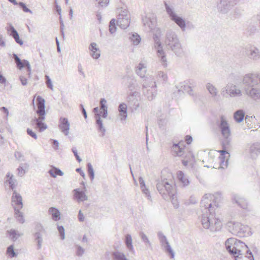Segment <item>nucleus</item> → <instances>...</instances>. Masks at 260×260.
Wrapping results in <instances>:
<instances>
[{
	"instance_id": "1",
	"label": "nucleus",
	"mask_w": 260,
	"mask_h": 260,
	"mask_svg": "<svg viewBox=\"0 0 260 260\" xmlns=\"http://www.w3.org/2000/svg\"><path fill=\"white\" fill-rule=\"evenodd\" d=\"M218 198L213 195L206 194L201 201V206L204 208V212L206 213L202 217V224L205 229H210L213 232L219 231L222 226L220 218L212 212L215 207H218L219 206L216 201H214Z\"/></svg>"
},
{
	"instance_id": "2",
	"label": "nucleus",
	"mask_w": 260,
	"mask_h": 260,
	"mask_svg": "<svg viewBox=\"0 0 260 260\" xmlns=\"http://www.w3.org/2000/svg\"><path fill=\"white\" fill-rule=\"evenodd\" d=\"M225 247L230 254L237 258H241L243 255L249 260H254L253 255L247 246L243 242L235 238H229L225 241Z\"/></svg>"
},
{
	"instance_id": "3",
	"label": "nucleus",
	"mask_w": 260,
	"mask_h": 260,
	"mask_svg": "<svg viewBox=\"0 0 260 260\" xmlns=\"http://www.w3.org/2000/svg\"><path fill=\"white\" fill-rule=\"evenodd\" d=\"M246 94L254 101L260 100V74H246L243 79Z\"/></svg>"
},
{
	"instance_id": "4",
	"label": "nucleus",
	"mask_w": 260,
	"mask_h": 260,
	"mask_svg": "<svg viewBox=\"0 0 260 260\" xmlns=\"http://www.w3.org/2000/svg\"><path fill=\"white\" fill-rule=\"evenodd\" d=\"M156 188L164 199L170 200L175 208L179 207L175 185L170 184L167 180L165 179L157 182Z\"/></svg>"
},
{
	"instance_id": "5",
	"label": "nucleus",
	"mask_w": 260,
	"mask_h": 260,
	"mask_svg": "<svg viewBox=\"0 0 260 260\" xmlns=\"http://www.w3.org/2000/svg\"><path fill=\"white\" fill-rule=\"evenodd\" d=\"M165 44L168 49L173 51L176 55L181 57L184 54V51L179 38L176 33L172 30H168L166 32Z\"/></svg>"
},
{
	"instance_id": "6",
	"label": "nucleus",
	"mask_w": 260,
	"mask_h": 260,
	"mask_svg": "<svg viewBox=\"0 0 260 260\" xmlns=\"http://www.w3.org/2000/svg\"><path fill=\"white\" fill-rule=\"evenodd\" d=\"M164 3L166 13L170 19L174 22L181 28L182 31H184L186 28L185 20L182 17L177 14L174 6L172 4L166 1H164Z\"/></svg>"
},
{
	"instance_id": "7",
	"label": "nucleus",
	"mask_w": 260,
	"mask_h": 260,
	"mask_svg": "<svg viewBox=\"0 0 260 260\" xmlns=\"http://www.w3.org/2000/svg\"><path fill=\"white\" fill-rule=\"evenodd\" d=\"M11 199L12 205L15 210L16 218L19 222L23 223L25 221L23 213L20 211L23 207L22 197L16 190H14Z\"/></svg>"
},
{
	"instance_id": "8",
	"label": "nucleus",
	"mask_w": 260,
	"mask_h": 260,
	"mask_svg": "<svg viewBox=\"0 0 260 260\" xmlns=\"http://www.w3.org/2000/svg\"><path fill=\"white\" fill-rule=\"evenodd\" d=\"M219 127L224 139L222 141V148L228 149L231 142V131L228 123L223 116L221 117Z\"/></svg>"
},
{
	"instance_id": "9",
	"label": "nucleus",
	"mask_w": 260,
	"mask_h": 260,
	"mask_svg": "<svg viewBox=\"0 0 260 260\" xmlns=\"http://www.w3.org/2000/svg\"><path fill=\"white\" fill-rule=\"evenodd\" d=\"M229 228L230 232L235 235L240 237L245 236V233L248 230V227L240 222H230Z\"/></svg>"
},
{
	"instance_id": "10",
	"label": "nucleus",
	"mask_w": 260,
	"mask_h": 260,
	"mask_svg": "<svg viewBox=\"0 0 260 260\" xmlns=\"http://www.w3.org/2000/svg\"><path fill=\"white\" fill-rule=\"evenodd\" d=\"M241 1V0H220L219 3L217 4V9L221 13L226 14Z\"/></svg>"
},
{
	"instance_id": "11",
	"label": "nucleus",
	"mask_w": 260,
	"mask_h": 260,
	"mask_svg": "<svg viewBox=\"0 0 260 260\" xmlns=\"http://www.w3.org/2000/svg\"><path fill=\"white\" fill-rule=\"evenodd\" d=\"M37 106L38 110L37 113L39 115V117H34L32 120V122L35 123L36 124L39 120H44L45 116V100L40 96H38L37 99Z\"/></svg>"
},
{
	"instance_id": "12",
	"label": "nucleus",
	"mask_w": 260,
	"mask_h": 260,
	"mask_svg": "<svg viewBox=\"0 0 260 260\" xmlns=\"http://www.w3.org/2000/svg\"><path fill=\"white\" fill-rule=\"evenodd\" d=\"M221 94L224 96L229 95L231 98H235L241 96L242 92L236 85L229 83L222 89Z\"/></svg>"
},
{
	"instance_id": "13",
	"label": "nucleus",
	"mask_w": 260,
	"mask_h": 260,
	"mask_svg": "<svg viewBox=\"0 0 260 260\" xmlns=\"http://www.w3.org/2000/svg\"><path fill=\"white\" fill-rule=\"evenodd\" d=\"M154 47L156 49L157 54L159 61L164 67L166 68L167 67V59L165 51L162 49L161 46V43L160 41L159 38L155 36L154 37Z\"/></svg>"
},
{
	"instance_id": "14",
	"label": "nucleus",
	"mask_w": 260,
	"mask_h": 260,
	"mask_svg": "<svg viewBox=\"0 0 260 260\" xmlns=\"http://www.w3.org/2000/svg\"><path fill=\"white\" fill-rule=\"evenodd\" d=\"M140 93L134 91L130 93L127 98V101L129 106L132 107L133 110L137 111L140 107L139 98H140Z\"/></svg>"
},
{
	"instance_id": "15",
	"label": "nucleus",
	"mask_w": 260,
	"mask_h": 260,
	"mask_svg": "<svg viewBox=\"0 0 260 260\" xmlns=\"http://www.w3.org/2000/svg\"><path fill=\"white\" fill-rule=\"evenodd\" d=\"M108 115V109L103 110L100 113H97L95 115V118L96 119V124L98 126V129L102 133V137H104L105 135L106 129L103 126L102 120L101 118V116L105 118L107 117Z\"/></svg>"
},
{
	"instance_id": "16",
	"label": "nucleus",
	"mask_w": 260,
	"mask_h": 260,
	"mask_svg": "<svg viewBox=\"0 0 260 260\" xmlns=\"http://www.w3.org/2000/svg\"><path fill=\"white\" fill-rule=\"evenodd\" d=\"M247 56L251 60L256 61L260 59V50L254 46H250L245 48Z\"/></svg>"
},
{
	"instance_id": "17",
	"label": "nucleus",
	"mask_w": 260,
	"mask_h": 260,
	"mask_svg": "<svg viewBox=\"0 0 260 260\" xmlns=\"http://www.w3.org/2000/svg\"><path fill=\"white\" fill-rule=\"evenodd\" d=\"M158 237L162 246H164L166 251L171 255L172 258H173L175 253L168 241L166 237L161 232H158Z\"/></svg>"
},
{
	"instance_id": "18",
	"label": "nucleus",
	"mask_w": 260,
	"mask_h": 260,
	"mask_svg": "<svg viewBox=\"0 0 260 260\" xmlns=\"http://www.w3.org/2000/svg\"><path fill=\"white\" fill-rule=\"evenodd\" d=\"M58 128L60 132L65 136H67L69 135L70 123L68 118L65 117H60L59 118Z\"/></svg>"
},
{
	"instance_id": "19",
	"label": "nucleus",
	"mask_w": 260,
	"mask_h": 260,
	"mask_svg": "<svg viewBox=\"0 0 260 260\" xmlns=\"http://www.w3.org/2000/svg\"><path fill=\"white\" fill-rule=\"evenodd\" d=\"M141 81L142 90L151 88H156L155 80L152 76H145Z\"/></svg>"
},
{
	"instance_id": "20",
	"label": "nucleus",
	"mask_w": 260,
	"mask_h": 260,
	"mask_svg": "<svg viewBox=\"0 0 260 260\" xmlns=\"http://www.w3.org/2000/svg\"><path fill=\"white\" fill-rule=\"evenodd\" d=\"M7 31L9 35L14 39L17 44L21 46L23 44V41L20 39L18 32L12 25H9L7 28Z\"/></svg>"
},
{
	"instance_id": "21",
	"label": "nucleus",
	"mask_w": 260,
	"mask_h": 260,
	"mask_svg": "<svg viewBox=\"0 0 260 260\" xmlns=\"http://www.w3.org/2000/svg\"><path fill=\"white\" fill-rule=\"evenodd\" d=\"M142 93L149 101L153 100L157 95L156 88H151L142 90Z\"/></svg>"
},
{
	"instance_id": "22",
	"label": "nucleus",
	"mask_w": 260,
	"mask_h": 260,
	"mask_svg": "<svg viewBox=\"0 0 260 260\" xmlns=\"http://www.w3.org/2000/svg\"><path fill=\"white\" fill-rule=\"evenodd\" d=\"M233 200L243 209H246L248 207V203L247 201L243 197L236 194L233 196Z\"/></svg>"
},
{
	"instance_id": "23",
	"label": "nucleus",
	"mask_w": 260,
	"mask_h": 260,
	"mask_svg": "<svg viewBox=\"0 0 260 260\" xmlns=\"http://www.w3.org/2000/svg\"><path fill=\"white\" fill-rule=\"evenodd\" d=\"M181 87L183 88L184 90L187 91L189 95H193V91L191 87L196 86V83L193 80H189L187 82L181 83Z\"/></svg>"
},
{
	"instance_id": "24",
	"label": "nucleus",
	"mask_w": 260,
	"mask_h": 260,
	"mask_svg": "<svg viewBox=\"0 0 260 260\" xmlns=\"http://www.w3.org/2000/svg\"><path fill=\"white\" fill-rule=\"evenodd\" d=\"M260 153V143H255L251 145L249 148V153L252 158H255Z\"/></svg>"
},
{
	"instance_id": "25",
	"label": "nucleus",
	"mask_w": 260,
	"mask_h": 260,
	"mask_svg": "<svg viewBox=\"0 0 260 260\" xmlns=\"http://www.w3.org/2000/svg\"><path fill=\"white\" fill-rule=\"evenodd\" d=\"M130 17L118 16L117 24L122 29H126L129 25Z\"/></svg>"
},
{
	"instance_id": "26",
	"label": "nucleus",
	"mask_w": 260,
	"mask_h": 260,
	"mask_svg": "<svg viewBox=\"0 0 260 260\" xmlns=\"http://www.w3.org/2000/svg\"><path fill=\"white\" fill-rule=\"evenodd\" d=\"M146 68L147 67L144 63L140 62L136 67V73L140 78H145L147 72Z\"/></svg>"
},
{
	"instance_id": "27",
	"label": "nucleus",
	"mask_w": 260,
	"mask_h": 260,
	"mask_svg": "<svg viewBox=\"0 0 260 260\" xmlns=\"http://www.w3.org/2000/svg\"><path fill=\"white\" fill-rule=\"evenodd\" d=\"M89 49L91 52V55L94 59H98L100 56V50L97 47V44L95 43H91L89 47Z\"/></svg>"
},
{
	"instance_id": "28",
	"label": "nucleus",
	"mask_w": 260,
	"mask_h": 260,
	"mask_svg": "<svg viewBox=\"0 0 260 260\" xmlns=\"http://www.w3.org/2000/svg\"><path fill=\"white\" fill-rule=\"evenodd\" d=\"M118 111L121 120H125L127 117V105L124 103L120 104L118 106Z\"/></svg>"
},
{
	"instance_id": "29",
	"label": "nucleus",
	"mask_w": 260,
	"mask_h": 260,
	"mask_svg": "<svg viewBox=\"0 0 260 260\" xmlns=\"http://www.w3.org/2000/svg\"><path fill=\"white\" fill-rule=\"evenodd\" d=\"M74 196L78 202H83L88 200L87 196L83 191L80 190L79 189L74 190Z\"/></svg>"
},
{
	"instance_id": "30",
	"label": "nucleus",
	"mask_w": 260,
	"mask_h": 260,
	"mask_svg": "<svg viewBox=\"0 0 260 260\" xmlns=\"http://www.w3.org/2000/svg\"><path fill=\"white\" fill-rule=\"evenodd\" d=\"M7 179L6 180L5 183L7 184H9V187L13 190H14V189L16 187V183L17 180L14 178L13 175L11 174L10 173H8L6 175Z\"/></svg>"
},
{
	"instance_id": "31",
	"label": "nucleus",
	"mask_w": 260,
	"mask_h": 260,
	"mask_svg": "<svg viewBox=\"0 0 260 260\" xmlns=\"http://www.w3.org/2000/svg\"><path fill=\"white\" fill-rule=\"evenodd\" d=\"M172 149L176 156H181L184 153V148L183 144H174Z\"/></svg>"
},
{
	"instance_id": "32",
	"label": "nucleus",
	"mask_w": 260,
	"mask_h": 260,
	"mask_svg": "<svg viewBox=\"0 0 260 260\" xmlns=\"http://www.w3.org/2000/svg\"><path fill=\"white\" fill-rule=\"evenodd\" d=\"M139 181L140 183V187L142 192L145 194L149 200L151 199V196L148 189L146 187L144 180L143 177H140L139 178Z\"/></svg>"
},
{
	"instance_id": "33",
	"label": "nucleus",
	"mask_w": 260,
	"mask_h": 260,
	"mask_svg": "<svg viewBox=\"0 0 260 260\" xmlns=\"http://www.w3.org/2000/svg\"><path fill=\"white\" fill-rule=\"evenodd\" d=\"M244 115V111L243 110H239L234 113V118L237 122L240 123L243 120Z\"/></svg>"
},
{
	"instance_id": "34",
	"label": "nucleus",
	"mask_w": 260,
	"mask_h": 260,
	"mask_svg": "<svg viewBox=\"0 0 260 260\" xmlns=\"http://www.w3.org/2000/svg\"><path fill=\"white\" fill-rule=\"evenodd\" d=\"M49 212L51 214L52 219L54 221H57L60 219V212L57 209L51 207L49 209Z\"/></svg>"
},
{
	"instance_id": "35",
	"label": "nucleus",
	"mask_w": 260,
	"mask_h": 260,
	"mask_svg": "<svg viewBox=\"0 0 260 260\" xmlns=\"http://www.w3.org/2000/svg\"><path fill=\"white\" fill-rule=\"evenodd\" d=\"M44 233H40L39 232H35L34 233L35 240L37 243V248L38 249H40L42 247V245L43 243V234Z\"/></svg>"
},
{
	"instance_id": "36",
	"label": "nucleus",
	"mask_w": 260,
	"mask_h": 260,
	"mask_svg": "<svg viewBox=\"0 0 260 260\" xmlns=\"http://www.w3.org/2000/svg\"><path fill=\"white\" fill-rule=\"evenodd\" d=\"M178 179L182 182L184 186H187L189 184V181L187 177L184 176V173L182 171H179L177 173Z\"/></svg>"
},
{
	"instance_id": "37",
	"label": "nucleus",
	"mask_w": 260,
	"mask_h": 260,
	"mask_svg": "<svg viewBox=\"0 0 260 260\" xmlns=\"http://www.w3.org/2000/svg\"><path fill=\"white\" fill-rule=\"evenodd\" d=\"M9 237L13 241H16L18 237H21L23 235L22 233H19L15 230L11 229L10 231H8Z\"/></svg>"
},
{
	"instance_id": "38",
	"label": "nucleus",
	"mask_w": 260,
	"mask_h": 260,
	"mask_svg": "<svg viewBox=\"0 0 260 260\" xmlns=\"http://www.w3.org/2000/svg\"><path fill=\"white\" fill-rule=\"evenodd\" d=\"M113 260H128L125 255L119 251H114L112 253Z\"/></svg>"
},
{
	"instance_id": "39",
	"label": "nucleus",
	"mask_w": 260,
	"mask_h": 260,
	"mask_svg": "<svg viewBox=\"0 0 260 260\" xmlns=\"http://www.w3.org/2000/svg\"><path fill=\"white\" fill-rule=\"evenodd\" d=\"M48 173L53 178L56 177L57 175L62 176L63 175V173L60 169L55 167H53L49 171Z\"/></svg>"
},
{
	"instance_id": "40",
	"label": "nucleus",
	"mask_w": 260,
	"mask_h": 260,
	"mask_svg": "<svg viewBox=\"0 0 260 260\" xmlns=\"http://www.w3.org/2000/svg\"><path fill=\"white\" fill-rule=\"evenodd\" d=\"M13 58L14 59L16 64L17 68L20 70L24 68L23 60H21L20 58L16 54H13Z\"/></svg>"
},
{
	"instance_id": "41",
	"label": "nucleus",
	"mask_w": 260,
	"mask_h": 260,
	"mask_svg": "<svg viewBox=\"0 0 260 260\" xmlns=\"http://www.w3.org/2000/svg\"><path fill=\"white\" fill-rule=\"evenodd\" d=\"M206 88L212 96H216L218 93L217 88L210 83L206 84Z\"/></svg>"
},
{
	"instance_id": "42",
	"label": "nucleus",
	"mask_w": 260,
	"mask_h": 260,
	"mask_svg": "<svg viewBox=\"0 0 260 260\" xmlns=\"http://www.w3.org/2000/svg\"><path fill=\"white\" fill-rule=\"evenodd\" d=\"M125 245L128 250L131 251H134V247L132 245V238L129 234H127L125 236Z\"/></svg>"
},
{
	"instance_id": "43",
	"label": "nucleus",
	"mask_w": 260,
	"mask_h": 260,
	"mask_svg": "<svg viewBox=\"0 0 260 260\" xmlns=\"http://www.w3.org/2000/svg\"><path fill=\"white\" fill-rule=\"evenodd\" d=\"M219 167L218 169H225L228 166V159H225V156L219 157Z\"/></svg>"
},
{
	"instance_id": "44",
	"label": "nucleus",
	"mask_w": 260,
	"mask_h": 260,
	"mask_svg": "<svg viewBox=\"0 0 260 260\" xmlns=\"http://www.w3.org/2000/svg\"><path fill=\"white\" fill-rule=\"evenodd\" d=\"M118 13V16L122 17H130V15L127 10L125 8H119L117 9Z\"/></svg>"
},
{
	"instance_id": "45",
	"label": "nucleus",
	"mask_w": 260,
	"mask_h": 260,
	"mask_svg": "<svg viewBox=\"0 0 260 260\" xmlns=\"http://www.w3.org/2000/svg\"><path fill=\"white\" fill-rule=\"evenodd\" d=\"M126 78L128 81L127 87L131 90H133L135 89L136 87V80L132 78L131 77L127 76L126 77Z\"/></svg>"
},
{
	"instance_id": "46",
	"label": "nucleus",
	"mask_w": 260,
	"mask_h": 260,
	"mask_svg": "<svg viewBox=\"0 0 260 260\" xmlns=\"http://www.w3.org/2000/svg\"><path fill=\"white\" fill-rule=\"evenodd\" d=\"M129 38L134 45H138L141 41V38L137 34H133Z\"/></svg>"
},
{
	"instance_id": "47",
	"label": "nucleus",
	"mask_w": 260,
	"mask_h": 260,
	"mask_svg": "<svg viewBox=\"0 0 260 260\" xmlns=\"http://www.w3.org/2000/svg\"><path fill=\"white\" fill-rule=\"evenodd\" d=\"M43 121L44 120H39L36 123V127L39 128L40 132H43L47 128L46 124H45Z\"/></svg>"
},
{
	"instance_id": "48",
	"label": "nucleus",
	"mask_w": 260,
	"mask_h": 260,
	"mask_svg": "<svg viewBox=\"0 0 260 260\" xmlns=\"http://www.w3.org/2000/svg\"><path fill=\"white\" fill-rule=\"evenodd\" d=\"M116 20L115 19H112L111 20L109 23V31L111 34L114 33L116 30Z\"/></svg>"
},
{
	"instance_id": "49",
	"label": "nucleus",
	"mask_w": 260,
	"mask_h": 260,
	"mask_svg": "<svg viewBox=\"0 0 260 260\" xmlns=\"http://www.w3.org/2000/svg\"><path fill=\"white\" fill-rule=\"evenodd\" d=\"M88 172L91 181H92L94 177V172L93 168L90 163L87 164Z\"/></svg>"
},
{
	"instance_id": "50",
	"label": "nucleus",
	"mask_w": 260,
	"mask_h": 260,
	"mask_svg": "<svg viewBox=\"0 0 260 260\" xmlns=\"http://www.w3.org/2000/svg\"><path fill=\"white\" fill-rule=\"evenodd\" d=\"M139 235L143 242L146 245H148L149 246H151V243L147 236L143 232H140Z\"/></svg>"
},
{
	"instance_id": "51",
	"label": "nucleus",
	"mask_w": 260,
	"mask_h": 260,
	"mask_svg": "<svg viewBox=\"0 0 260 260\" xmlns=\"http://www.w3.org/2000/svg\"><path fill=\"white\" fill-rule=\"evenodd\" d=\"M7 252L11 257H13L17 255L16 252L14 251V247L12 245L8 247Z\"/></svg>"
},
{
	"instance_id": "52",
	"label": "nucleus",
	"mask_w": 260,
	"mask_h": 260,
	"mask_svg": "<svg viewBox=\"0 0 260 260\" xmlns=\"http://www.w3.org/2000/svg\"><path fill=\"white\" fill-rule=\"evenodd\" d=\"M17 5H19V7L23 10V11L25 12H28L30 14L32 13V12L28 8H27L26 5L23 2L18 3Z\"/></svg>"
},
{
	"instance_id": "53",
	"label": "nucleus",
	"mask_w": 260,
	"mask_h": 260,
	"mask_svg": "<svg viewBox=\"0 0 260 260\" xmlns=\"http://www.w3.org/2000/svg\"><path fill=\"white\" fill-rule=\"evenodd\" d=\"M35 232H39L40 233H45V230L43 225L40 223H37L35 227Z\"/></svg>"
},
{
	"instance_id": "54",
	"label": "nucleus",
	"mask_w": 260,
	"mask_h": 260,
	"mask_svg": "<svg viewBox=\"0 0 260 260\" xmlns=\"http://www.w3.org/2000/svg\"><path fill=\"white\" fill-rule=\"evenodd\" d=\"M57 229L60 234L61 239L62 240H63L65 238L64 229L63 226L62 225H60V226L58 225Z\"/></svg>"
},
{
	"instance_id": "55",
	"label": "nucleus",
	"mask_w": 260,
	"mask_h": 260,
	"mask_svg": "<svg viewBox=\"0 0 260 260\" xmlns=\"http://www.w3.org/2000/svg\"><path fill=\"white\" fill-rule=\"evenodd\" d=\"M45 78L46 79V83L47 87L48 88H49L51 90H53V85L52 84V82H51V80L50 77L48 75H45Z\"/></svg>"
},
{
	"instance_id": "56",
	"label": "nucleus",
	"mask_w": 260,
	"mask_h": 260,
	"mask_svg": "<svg viewBox=\"0 0 260 260\" xmlns=\"http://www.w3.org/2000/svg\"><path fill=\"white\" fill-rule=\"evenodd\" d=\"M23 62H24V64H23L24 67H27V71L28 72V76L30 77L31 76V71L30 63L28 61H27V60H25V59L23 60Z\"/></svg>"
},
{
	"instance_id": "57",
	"label": "nucleus",
	"mask_w": 260,
	"mask_h": 260,
	"mask_svg": "<svg viewBox=\"0 0 260 260\" xmlns=\"http://www.w3.org/2000/svg\"><path fill=\"white\" fill-rule=\"evenodd\" d=\"M107 103V101L104 99L102 98L100 100V106H101V110H105L107 109L108 108L107 106L106 105V104Z\"/></svg>"
},
{
	"instance_id": "58",
	"label": "nucleus",
	"mask_w": 260,
	"mask_h": 260,
	"mask_svg": "<svg viewBox=\"0 0 260 260\" xmlns=\"http://www.w3.org/2000/svg\"><path fill=\"white\" fill-rule=\"evenodd\" d=\"M101 7H107L109 3L110 0H96Z\"/></svg>"
},
{
	"instance_id": "59",
	"label": "nucleus",
	"mask_w": 260,
	"mask_h": 260,
	"mask_svg": "<svg viewBox=\"0 0 260 260\" xmlns=\"http://www.w3.org/2000/svg\"><path fill=\"white\" fill-rule=\"evenodd\" d=\"M84 253V249L80 246H77L76 254L78 256H81Z\"/></svg>"
},
{
	"instance_id": "60",
	"label": "nucleus",
	"mask_w": 260,
	"mask_h": 260,
	"mask_svg": "<svg viewBox=\"0 0 260 260\" xmlns=\"http://www.w3.org/2000/svg\"><path fill=\"white\" fill-rule=\"evenodd\" d=\"M15 156L18 161H23L24 156L20 152H16L15 153Z\"/></svg>"
},
{
	"instance_id": "61",
	"label": "nucleus",
	"mask_w": 260,
	"mask_h": 260,
	"mask_svg": "<svg viewBox=\"0 0 260 260\" xmlns=\"http://www.w3.org/2000/svg\"><path fill=\"white\" fill-rule=\"evenodd\" d=\"M158 76L159 78H161L164 81H167V75L164 72L159 71L158 72Z\"/></svg>"
},
{
	"instance_id": "62",
	"label": "nucleus",
	"mask_w": 260,
	"mask_h": 260,
	"mask_svg": "<svg viewBox=\"0 0 260 260\" xmlns=\"http://www.w3.org/2000/svg\"><path fill=\"white\" fill-rule=\"evenodd\" d=\"M27 133L28 135H29L30 137L34 138L35 139H37V134L35 132H34L31 129L28 128L27 129Z\"/></svg>"
},
{
	"instance_id": "63",
	"label": "nucleus",
	"mask_w": 260,
	"mask_h": 260,
	"mask_svg": "<svg viewBox=\"0 0 260 260\" xmlns=\"http://www.w3.org/2000/svg\"><path fill=\"white\" fill-rule=\"evenodd\" d=\"M18 175L19 176H22L25 173V169H24L22 167L19 166L18 169Z\"/></svg>"
},
{
	"instance_id": "64",
	"label": "nucleus",
	"mask_w": 260,
	"mask_h": 260,
	"mask_svg": "<svg viewBox=\"0 0 260 260\" xmlns=\"http://www.w3.org/2000/svg\"><path fill=\"white\" fill-rule=\"evenodd\" d=\"M1 111L5 114V116L4 117V118L7 120L8 116H9V111L8 109L5 107H1Z\"/></svg>"
}]
</instances>
